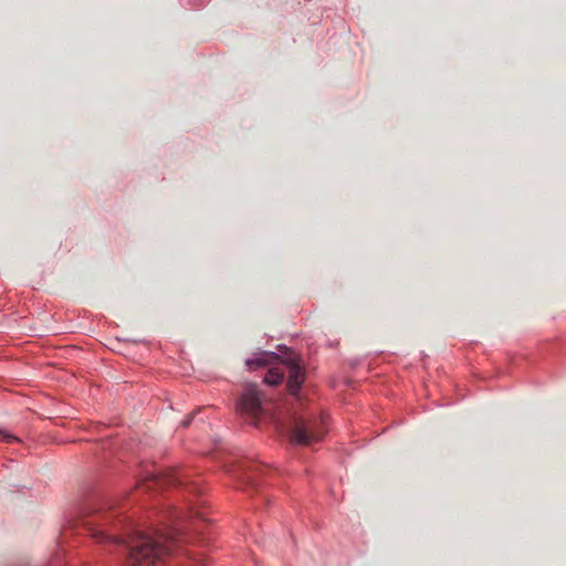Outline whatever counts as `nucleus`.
Here are the masks:
<instances>
[{"label": "nucleus", "instance_id": "f257e3e1", "mask_svg": "<svg viewBox=\"0 0 566 566\" xmlns=\"http://www.w3.org/2000/svg\"><path fill=\"white\" fill-rule=\"evenodd\" d=\"M125 543L127 555L125 566H151L160 562L175 546V538L169 534L157 533L156 536L135 533Z\"/></svg>", "mask_w": 566, "mask_h": 566}, {"label": "nucleus", "instance_id": "f03ea898", "mask_svg": "<svg viewBox=\"0 0 566 566\" xmlns=\"http://www.w3.org/2000/svg\"><path fill=\"white\" fill-rule=\"evenodd\" d=\"M325 432L326 417L324 415L311 419L295 417L291 423L290 437L294 443L307 446L322 439Z\"/></svg>", "mask_w": 566, "mask_h": 566}, {"label": "nucleus", "instance_id": "7ed1b4c3", "mask_svg": "<svg viewBox=\"0 0 566 566\" xmlns=\"http://www.w3.org/2000/svg\"><path fill=\"white\" fill-rule=\"evenodd\" d=\"M238 412L245 418L247 421L256 426L258 421L263 413L261 405V396L258 387L253 384L245 386L243 394L241 395L237 403Z\"/></svg>", "mask_w": 566, "mask_h": 566}, {"label": "nucleus", "instance_id": "20e7f679", "mask_svg": "<svg viewBox=\"0 0 566 566\" xmlns=\"http://www.w3.org/2000/svg\"><path fill=\"white\" fill-rule=\"evenodd\" d=\"M114 515L103 505L94 507L88 513V520L85 524L88 526L91 535L99 542H117L116 537L105 533L102 527L107 525Z\"/></svg>", "mask_w": 566, "mask_h": 566}, {"label": "nucleus", "instance_id": "39448f33", "mask_svg": "<svg viewBox=\"0 0 566 566\" xmlns=\"http://www.w3.org/2000/svg\"><path fill=\"white\" fill-rule=\"evenodd\" d=\"M283 363L289 368L287 388L292 395H296L304 381V374L297 357H287Z\"/></svg>", "mask_w": 566, "mask_h": 566}, {"label": "nucleus", "instance_id": "423d86ee", "mask_svg": "<svg viewBox=\"0 0 566 566\" xmlns=\"http://www.w3.org/2000/svg\"><path fill=\"white\" fill-rule=\"evenodd\" d=\"M181 520V517L179 516V521ZM205 527V518H203V514L200 513V512H196V521H190L189 523L187 521L184 522V525L181 526L179 524V544L184 541H186V533L188 532H196V533H201L202 530Z\"/></svg>", "mask_w": 566, "mask_h": 566}, {"label": "nucleus", "instance_id": "0eeeda50", "mask_svg": "<svg viewBox=\"0 0 566 566\" xmlns=\"http://www.w3.org/2000/svg\"><path fill=\"white\" fill-rule=\"evenodd\" d=\"M279 359L280 357L275 353L263 352L258 357L247 359L245 365L250 370H254L271 365Z\"/></svg>", "mask_w": 566, "mask_h": 566}, {"label": "nucleus", "instance_id": "6e6552de", "mask_svg": "<svg viewBox=\"0 0 566 566\" xmlns=\"http://www.w3.org/2000/svg\"><path fill=\"white\" fill-rule=\"evenodd\" d=\"M283 379L284 371L280 367H273L266 373L264 377V382L271 386H276L281 384Z\"/></svg>", "mask_w": 566, "mask_h": 566}, {"label": "nucleus", "instance_id": "1a4fd4ad", "mask_svg": "<svg viewBox=\"0 0 566 566\" xmlns=\"http://www.w3.org/2000/svg\"><path fill=\"white\" fill-rule=\"evenodd\" d=\"M0 441L12 443L19 441V439L15 436L4 431L3 429H0Z\"/></svg>", "mask_w": 566, "mask_h": 566}, {"label": "nucleus", "instance_id": "9d476101", "mask_svg": "<svg viewBox=\"0 0 566 566\" xmlns=\"http://www.w3.org/2000/svg\"><path fill=\"white\" fill-rule=\"evenodd\" d=\"M160 484V480L157 478H151L149 480H146L140 488H145L147 490H150L157 485Z\"/></svg>", "mask_w": 566, "mask_h": 566}, {"label": "nucleus", "instance_id": "9b49d317", "mask_svg": "<svg viewBox=\"0 0 566 566\" xmlns=\"http://www.w3.org/2000/svg\"><path fill=\"white\" fill-rule=\"evenodd\" d=\"M199 492L198 488L195 486V485H186L184 488V493H189V494H192V493H197Z\"/></svg>", "mask_w": 566, "mask_h": 566}, {"label": "nucleus", "instance_id": "f8f14e48", "mask_svg": "<svg viewBox=\"0 0 566 566\" xmlns=\"http://www.w3.org/2000/svg\"><path fill=\"white\" fill-rule=\"evenodd\" d=\"M193 416H195V412L189 413V415H188V416L182 420L181 424H182L184 427H188V426L191 423V421H192V419H193Z\"/></svg>", "mask_w": 566, "mask_h": 566}, {"label": "nucleus", "instance_id": "ddd939ff", "mask_svg": "<svg viewBox=\"0 0 566 566\" xmlns=\"http://www.w3.org/2000/svg\"><path fill=\"white\" fill-rule=\"evenodd\" d=\"M178 556H179V559H180L181 557H186V558H188V559H191V558H192V557H191V555H190V553H189V551H181L180 548H179Z\"/></svg>", "mask_w": 566, "mask_h": 566}, {"label": "nucleus", "instance_id": "4468645a", "mask_svg": "<svg viewBox=\"0 0 566 566\" xmlns=\"http://www.w3.org/2000/svg\"><path fill=\"white\" fill-rule=\"evenodd\" d=\"M238 467H239V470H242V471H245V470H247V468H245V462H240V463L238 464Z\"/></svg>", "mask_w": 566, "mask_h": 566}, {"label": "nucleus", "instance_id": "2eb2a0df", "mask_svg": "<svg viewBox=\"0 0 566 566\" xmlns=\"http://www.w3.org/2000/svg\"><path fill=\"white\" fill-rule=\"evenodd\" d=\"M184 497H185V501L187 502V504L189 505V510L193 511V507L190 505V501L188 500V497H186L185 494H184Z\"/></svg>", "mask_w": 566, "mask_h": 566}, {"label": "nucleus", "instance_id": "dca6fc26", "mask_svg": "<svg viewBox=\"0 0 566 566\" xmlns=\"http://www.w3.org/2000/svg\"><path fill=\"white\" fill-rule=\"evenodd\" d=\"M195 564L196 566H205L203 562L199 559L195 560Z\"/></svg>", "mask_w": 566, "mask_h": 566}, {"label": "nucleus", "instance_id": "f3484780", "mask_svg": "<svg viewBox=\"0 0 566 566\" xmlns=\"http://www.w3.org/2000/svg\"><path fill=\"white\" fill-rule=\"evenodd\" d=\"M178 484H179V489H180V488H181V484H182V481H181V479H180V478H179Z\"/></svg>", "mask_w": 566, "mask_h": 566}]
</instances>
